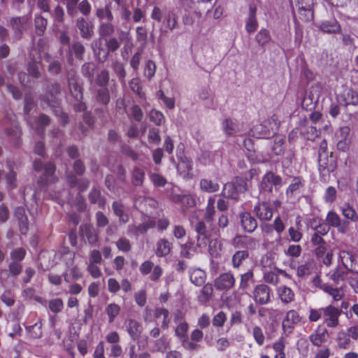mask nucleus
I'll return each instance as SVG.
<instances>
[{"instance_id":"nucleus-1","label":"nucleus","mask_w":358,"mask_h":358,"mask_svg":"<svg viewBox=\"0 0 358 358\" xmlns=\"http://www.w3.org/2000/svg\"><path fill=\"white\" fill-rule=\"evenodd\" d=\"M196 232V248L199 252L208 250L213 257L220 255L221 243L217 238H210V232L207 229L206 224L203 221L198 222L194 226Z\"/></svg>"},{"instance_id":"nucleus-2","label":"nucleus","mask_w":358,"mask_h":358,"mask_svg":"<svg viewBox=\"0 0 358 358\" xmlns=\"http://www.w3.org/2000/svg\"><path fill=\"white\" fill-rule=\"evenodd\" d=\"M33 99L26 95L24 97V112L27 115V122L29 127L40 136H44L45 127L50 124V120L46 115L42 114L37 119L29 115L31 109L34 107Z\"/></svg>"},{"instance_id":"nucleus-3","label":"nucleus","mask_w":358,"mask_h":358,"mask_svg":"<svg viewBox=\"0 0 358 358\" xmlns=\"http://www.w3.org/2000/svg\"><path fill=\"white\" fill-rule=\"evenodd\" d=\"M61 87L59 83H53L47 90L45 95L41 97V101L48 106L53 108V111L56 116L60 117L61 124L65 126L69 122V117L66 114L64 113L61 108L58 106V99L57 95L60 93Z\"/></svg>"},{"instance_id":"nucleus-4","label":"nucleus","mask_w":358,"mask_h":358,"mask_svg":"<svg viewBox=\"0 0 358 358\" xmlns=\"http://www.w3.org/2000/svg\"><path fill=\"white\" fill-rule=\"evenodd\" d=\"M279 126L280 121L274 115L263 123L253 126L248 134L257 138H268L276 133Z\"/></svg>"},{"instance_id":"nucleus-5","label":"nucleus","mask_w":358,"mask_h":358,"mask_svg":"<svg viewBox=\"0 0 358 358\" xmlns=\"http://www.w3.org/2000/svg\"><path fill=\"white\" fill-rule=\"evenodd\" d=\"M337 167L336 157L330 152L329 155L318 157V171L320 180L327 182L330 179L331 173Z\"/></svg>"},{"instance_id":"nucleus-6","label":"nucleus","mask_w":358,"mask_h":358,"mask_svg":"<svg viewBox=\"0 0 358 358\" xmlns=\"http://www.w3.org/2000/svg\"><path fill=\"white\" fill-rule=\"evenodd\" d=\"M34 168L36 171H44L43 176L38 180V184L41 188L46 187L49 183L55 182L56 178L54 176L55 166L52 163L43 164L41 159H36L34 163Z\"/></svg>"},{"instance_id":"nucleus-7","label":"nucleus","mask_w":358,"mask_h":358,"mask_svg":"<svg viewBox=\"0 0 358 358\" xmlns=\"http://www.w3.org/2000/svg\"><path fill=\"white\" fill-rule=\"evenodd\" d=\"M282 185V178L273 172H267L264 175L259 185L260 194H265L268 198L271 195L273 188L275 189Z\"/></svg>"},{"instance_id":"nucleus-8","label":"nucleus","mask_w":358,"mask_h":358,"mask_svg":"<svg viewBox=\"0 0 358 358\" xmlns=\"http://www.w3.org/2000/svg\"><path fill=\"white\" fill-rule=\"evenodd\" d=\"M222 126L227 136H243L248 134L245 124L236 119L226 118L223 120Z\"/></svg>"},{"instance_id":"nucleus-9","label":"nucleus","mask_w":358,"mask_h":358,"mask_svg":"<svg viewBox=\"0 0 358 358\" xmlns=\"http://www.w3.org/2000/svg\"><path fill=\"white\" fill-rule=\"evenodd\" d=\"M325 222L329 227L336 228L340 234H345L348 231L349 221L342 220L339 215L334 210L327 213Z\"/></svg>"},{"instance_id":"nucleus-10","label":"nucleus","mask_w":358,"mask_h":358,"mask_svg":"<svg viewBox=\"0 0 358 358\" xmlns=\"http://www.w3.org/2000/svg\"><path fill=\"white\" fill-rule=\"evenodd\" d=\"M67 80L69 88L71 95L77 100L83 99V89L79 83V78L73 69H71L67 73Z\"/></svg>"},{"instance_id":"nucleus-11","label":"nucleus","mask_w":358,"mask_h":358,"mask_svg":"<svg viewBox=\"0 0 358 358\" xmlns=\"http://www.w3.org/2000/svg\"><path fill=\"white\" fill-rule=\"evenodd\" d=\"M341 314V310L329 305L323 308V319L324 322L328 327H336L338 324V317Z\"/></svg>"},{"instance_id":"nucleus-12","label":"nucleus","mask_w":358,"mask_h":358,"mask_svg":"<svg viewBox=\"0 0 358 358\" xmlns=\"http://www.w3.org/2000/svg\"><path fill=\"white\" fill-rule=\"evenodd\" d=\"M271 288L264 284L257 285L253 291V299L259 305H266L271 301Z\"/></svg>"},{"instance_id":"nucleus-13","label":"nucleus","mask_w":358,"mask_h":358,"mask_svg":"<svg viewBox=\"0 0 358 358\" xmlns=\"http://www.w3.org/2000/svg\"><path fill=\"white\" fill-rule=\"evenodd\" d=\"M338 261L346 270L355 269V257L347 246L339 248L338 254Z\"/></svg>"},{"instance_id":"nucleus-14","label":"nucleus","mask_w":358,"mask_h":358,"mask_svg":"<svg viewBox=\"0 0 358 358\" xmlns=\"http://www.w3.org/2000/svg\"><path fill=\"white\" fill-rule=\"evenodd\" d=\"M254 213L261 221L271 220L273 215V208L268 201H259L254 207Z\"/></svg>"},{"instance_id":"nucleus-15","label":"nucleus","mask_w":358,"mask_h":358,"mask_svg":"<svg viewBox=\"0 0 358 358\" xmlns=\"http://www.w3.org/2000/svg\"><path fill=\"white\" fill-rule=\"evenodd\" d=\"M30 24L29 18L27 16L13 17L10 20V25L16 39H20L22 37L23 31L28 29Z\"/></svg>"},{"instance_id":"nucleus-16","label":"nucleus","mask_w":358,"mask_h":358,"mask_svg":"<svg viewBox=\"0 0 358 358\" xmlns=\"http://www.w3.org/2000/svg\"><path fill=\"white\" fill-rule=\"evenodd\" d=\"M337 100L340 105L347 106L349 105L355 106L358 103V93L350 88H345L343 92L337 96Z\"/></svg>"},{"instance_id":"nucleus-17","label":"nucleus","mask_w":358,"mask_h":358,"mask_svg":"<svg viewBox=\"0 0 358 358\" xmlns=\"http://www.w3.org/2000/svg\"><path fill=\"white\" fill-rule=\"evenodd\" d=\"M236 280L231 272H226L220 274L215 280L214 285L217 289L228 290L232 288Z\"/></svg>"},{"instance_id":"nucleus-18","label":"nucleus","mask_w":358,"mask_h":358,"mask_svg":"<svg viewBox=\"0 0 358 358\" xmlns=\"http://www.w3.org/2000/svg\"><path fill=\"white\" fill-rule=\"evenodd\" d=\"M85 51V47L80 42H73L71 45L69 46V52L67 55L68 63L70 65L73 64V55H75L76 59L79 60H83Z\"/></svg>"},{"instance_id":"nucleus-19","label":"nucleus","mask_w":358,"mask_h":358,"mask_svg":"<svg viewBox=\"0 0 358 358\" xmlns=\"http://www.w3.org/2000/svg\"><path fill=\"white\" fill-rule=\"evenodd\" d=\"M300 316L296 310H289L282 321L284 331L291 333L295 325L300 322Z\"/></svg>"},{"instance_id":"nucleus-20","label":"nucleus","mask_w":358,"mask_h":358,"mask_svg":"<svg viewBox=\"0 0 358 358\" xmlns=\"http://www.w3.org/2000/svg\"><path fill=\"white\" fill-rule=\"evenodd\" d=\"M124 325L130 338L133 341L138 340L142 333L141 324L134 319H127Z\"/></svg>"},{"instance_id":"nucleus-21","label":"nucleus","mask_w":358,"mask_h":358,"mask_svg":"<svg viewBox=\"0 0 358 358\" xmlns=\"http://www.w3.org/2000/svg\"><path fill=\"white\" fill-rule=\"evenodd\" d=\"M171 199L174 203L180 204L184 210L194 207L196 204L195 199L191 194H173Z\"/></svg>"},{"instance_id":"nucleus-22","label":"nucleus","mask_w":358,"mask_h":358,"mask_svg":"<svg viewBox=\"0 0 358 358\" xmlns=\"http://www.w3.org/2000/svg\"><path fill=\"white\" fill-rule=\"evenodd\" d=\"M241 224L243 230L248 233L253 232L257 227V222L250 213H242L239 215Z\"/></svg>"},{"instance_id":"nucleus-23","label":"nucleus","mask_w":358,"mask_h":358,"mask_svg":"<svg viewBox=\"0 0 358 358\" xmlns=\"http://www.w3.org/2000/svg\"><path fill=\"white\" fill-rule=\"evenodd\" d=\"M328 338L327 330L320 326L309 336V339L311 343L317 347L321 346L325 343Z\"/></svg>"},{"instance_id":"nucleus-24","label":"nucleus","mask_w":358,"mask_h":358,"mask_svg":"<svg viewBox=\"0 0 358 358\" xmlns=\"http://www.w3.org/2000/svg\"><path fill=\"white\" fill-rule=\"evenodd\" d=\"M80 234L85 238L90 245H94L98 241L96 229L91 224H82L80 227Z\"/></svg>"},{"instance_id":"nucleus-25","label":"nucleus","mask_w":358,"mask_h":358,"mask_svg":"<svg viewBox=\"0 0 358 358\" xmlns=\"http://www.w3.org/2000/svg\"><path fill=\"white\" fill-rule=\"evenodd\" d=\"M339 210L345 220L355 223L358 222V213L350 203L344 202L340 205Z\"/></svg>"},{"instance_id":"nucleus-26","label":"nucleus","mask_w":358,"mask_h":358,"mask_svg":"<svg viewBox=\"0 0 358 358\" xmlns=\"http://www.w3.org/2000/svg\"><path fill=\"white\" fill-rule=\"evenodd\" d=\"M172 250V243L166 238H160L156 243L155 255L158 257L169 255Z\"/></svg>"},{"instance_id":"nucleus-27","label":"nucleus","mask_w":358,"mask_h":358,"mask_svg":"<svg viewBox=\"0 0 358 358\" xmlns=\"http://www.w3.org/2000/svg\"><path fill=\"white\" fill-rule=\"evenodd\" d=\"M76 26L83 38L90 39L92 36L94 34L93 25L83 17L77 20Z\"/></svg>"},{"instance_id":"nucleus-28","label":"nucleus","mask_w":358,"mask_h":358,"mask_svg":"<svg viewBox=\"0 0 358 358\" xmlns=\"http://www.w3.org/2000/svg\"><path fill=\"white\" fill-rule=\"evenodd\" d=\"M299 14L303 15L305 21H310L313 17L312 8L313 5V0H301L299 1Z\"/></svg>"},{"instance_id":"nucleus-29","label":"nucleus","mask_w":358,"mask_h":358,"mask_svg":"<svg viewBox=\"0 0 358 358\" xmlns=\"http://www.w3.org/2000/svg\"><path fill=\"white\" fill-rule=\"evenodd\" d=\"M15 217L19 222L20 229L22 234H25L28 230V218L25 214V209L23 207H17L15 210Z\"/></svg>"},{"instance_id":"nucleus-30","label":"nucleus","mask_w":358,"mask_h":358,"mask_svg":"<svg viewBox=\"0 0 358 358\" xmlns=\"http://www.w3.org/2000/svg\"><path fill=\"white\" fill-rule=\"evenodd\" d=\"M320 29L327 34H337L341 31V26L336 19L322 21Z\"/></svg>"},{"instance_id":"nucleus-31","label":"nucleus","mask_w":358,"mask_h":358,"mask_svg":"<svg viewBox=\"0 0 358 358\" xmlns=\"http://www.w3.org/2000/svg\"><path fill=\"white\" fill-rule=\"evenodd\" d=\"M156 222L155 220L153 218H148L147 220H145L139 225L129 226V228L130 231L134 232L135 234L138 235L139 234H145L148 229L154 228Z\"/></svg>"},{"instance_id":"nucleus-32","label":"nucleus","mask_w":358,"mask_h":358,"mask_svg":"<svg viewBox=\"0 0 358 358\" xmlns=\"http://www.w3.org/2000/svg\"><path fill=\"white\" fill-rule=\"evenodd\" d=\"M180 155V153H177V156L180 159V162L177 165L176 169L181 175L186 176L188 175L189 171L192 169L193 163L189 158L186 157H182Z\"/></svg>"},{"instance_id":"nucleus-33","label":"nucleus","mask_w":358,"mask_h":358,"mask_svg":"<svg viewBox=\"0 0 358 358\" xmlns=\"http://www.w3.org/2000/svg\"><path fill=\"white\" fill-rule=\"evenodd\" d=\"M200 189L205 192L214 193L220 189L219 183L210 178H202L199 182Z\"/></svg>"},{"instance_id":"nucleus-34","label":"nucleus","mask_w":358,"mask_h":358,"mask_svg":"<svg viewBox=\"0 0 358 358\" xmlns=\"http://www.w3.org/2000/svg\"><path fill=\"white\" fill-rule=\"evenodd\" d=\"M189 279L192 283L196 286H201L206 280V273L200 268H193L189 272Z\"/></svg>"},{"instance_id":"nucleus-35","label":"nucleus","mask_w":358,"mask_h":358,"mask_svg":"<svg viewBox=\"0 0 358 358\" xmlns=\"http://www.w3.org/2000/svg\"><path fill=\"white\" fill-rule=\"evenodd\" d=\"M318 101L317 95L313 94L311 91L306 92L301 101L302 108L306 110H311L315 108V104Z\"/></svg>"},{"instance_id":"nucleus-36","label":"nucleus","mask_w":358,"mask_h":358,"mask_svg":"<svg viewBox=\"0 0 358 358\" xmlns=\"http://www.w3.org/2000/svg\"><path fill=\"white\" fill-rule=\"evenodd\" d=\"M277 292L282 302L285 303H291L294 299V292L285 285L278 287Z\"/></svg>"},{"instance_id":"nucleus-37","label":"nucleus","mask_w":358,"mask_h":358,"mask_svg":"<svg viewBox=\"0 0 358 358\" xmlns=\"http://www.w3.org/2000/svg\"><path fill=\"white\" fill-rule=\"evenodd\" d=\"M96 15L99 23L113 20V15L109 4H106L104 7L97 8Z\"/></svg>"},{"instance_id":"nucleus-38","label":"nucleus","mask_w":358,"mask_h":358,"mask_svg":"<svg viewBox=\"0 0 358 358\" xmlns=\"http://www.w3.org/2000/svg\"><path fill=\"white\" fill-rule=\"evenodd\" d=\"M258 27V22L256 17V8L250 7L249 15L245 22L246 31L251 34Z\"/></svg>"},{"instance_id":"nucleus-39","label":"nucleus","mask_w":358,"mask_h":358,"mask_svg":"<svg viewBox=\"0 0 358 358\" xmlns=\"http://www.w3.org/2000/svg\"><path fill=\"white\" fill-rule=\"evenodd\" d=\"M144 180L145 171L138 166H134L131 171V184L135 187H141L143 185Z\"/></svg>"},{"instance_id":"nucleus-40","label":"nucleus","mask_w":358,"mask_h":358,"mask_svg":"<svg viewBox=\"0 0 358 358\" xmlns=\"http://www.w3.org/2000/svg\"><path fill=\"white\" fill-rule=\"evenodd\" d=\"M249 257V252L248 250H238L236 251L231 257L232 266L234 268H238Z\"/></svg>"},{"instance_id":"nucleus-41","label":"nucleus","mask_w":358,"mask_h":358,"mask_svg":"<svg viewBox=\"0 0 358 358\" xmlns=\"http://www.w3.org/2000/svg\"><path fill=\"white\" fill-rule=\"evenodd\" d=\"M112 208L115 215L119 217L120 222L127 223L129 221V217L124 212V207L120 202L114 201L112 204Z\"/></svg>"},{"instance_id":"nucleus-42","label":"nucleus","mask_w":358,"mask_h":358,"mask_svg":"<svg viewBox=\"0 0 358 358\" xmlns=\"http://www.w3.org/2000/svg\"><path fill=\"white\" fill-rule=\"evenodd\" d=\"M96 101L102 105L106 106L110 99V92L108 87H99L95 90Z\"/></svg>"},{"instance_id":"nucleus-43","label":"nucleus","mask_w":358,"mask_h":358,"mask_svg":"<svg viewBox=\"0 0 358 358\" xmlns=\"http://www.w3.org/2000/svg\"><path fill=\"white\" fill-rule=\"evenodd\" d=\"M164 25L170 30L177 28L178 16L174 10H169L164 16Z\"/></svg>"},{"instance_id":"nucleus-44","label":"nucleus","mask_w":358,"mask_h":358,"mask_svg":"<svg viewBox=\"0 0 358 358\" xmlns=\"http://www.w3.org/2000/svg\"><path fill=\"white\" fill-rule=\"evenodd\" d=\"M89 199L92 203H95L99 206V208L104 209L106 201L103 197L101 196V192L99 189L93 187L89 194Z\"/></svg>"},{"instance_id":"nucleus-45","label":"nucleus","mask_w":358,"mask_h":358,"mask_svg":"<svg viewBox=\"0 0 358 358\" xmlns=\"http://www.w3.org/2000/svg\"><path fill=\"white\" fill-rule=\"evenodd\" d=\"M155 316L156 318L162 317V328L166 329L170 323V315L168 310L163 308H157L155 310Z\"/></svg>"},{"instance_id":"nucleus-46","label":"nucleus","mask_w":358,"mask_h":358,"mask_svg":"<svg viewBox=\"0 0 358 358\" xmlns=\"http://www.w3.org/2000/svg\"><path fill=\"white\" fill-rule=\"evenodd\" d=\"M47 20L43 17L41 14H36L34 18V26L36 33L41 36L43 34L47 27Z\"/></svg>"},{"instance_id":"nucleus-47","label":"nucleus","mask_w":358,"mask_h":358,"mask_svg":"<svg viewBox=\"0 0 358 358\" xmlns=\"http://www.w3.org/2000/svg\"><path fill=\"white\" fill-rule=\"evenodd\" d=\"M253 282L254 274L251 270H249L246 273L241 275L239 289L243 290L247 289L250 286V284Z\"/></svg>"},{"instance_id":"nucleus-48","label":"nucleus","mask_w":358,"mask_h":358,"mask_svg":"<svg viewBox=\"0 0 358 358\" xmlns=\"http://www.w3.org/2000/svg\"><path fill=\"white\" fill-rule=\"evenodd\" d=\"M8 172L6 174L5 178L8 189H13L17 187V173L13 171L11 166L8 163Z\"/></svg>"},{"instance_id":"nucleus-49","label":"nucleus","mask_w":358,"mask_h":358,"mask_svg":"<svg viewBox=\"0 0 358 358\" xmlns=\"http://www.w3.org/2000/svg\"><path fill=\"white\" fill-rule=\"evenodd\" d=\"M238 194V192L236 191L234 185H233L232 182L226 183L221 192V196L232 199H236Z\"/></svg>"},{"instance_id":"nucleus-50","label":"nucleus","mask_w":358,"mask_h":358,"mask_svg":"<svg viewBox=\"0 0 358 358\" xmlns=\"http://www.w3.org/2000/svg\"><path fill=\"white\" fill-rule=\"evenodd\" d=\"M271 39L270 32L266 29H261L255 36V40L259 45L263 47Z\"/></svg>"},{"instance_id":"nucleus-51","label":"nucleus","mask_w":358,"mask_h":358,"mask_svg":"<svg viewBox=\"0 0 358 358\" xmlns=\"http://www.w3.org/2000/svg\"><path fill=\"white\" fill-rule=\"evenodd\" d=\"M95 68V64L92 62L85 63L81 68L83 75L89 80L91 84H92L94 81Z\"/></svg>"},{"instance_id":"nucleus-52","label":"nucleus","mask_w":358,"mask_h":358,"mask_svg":"<svg viewBox=\"0 0 358 358\" xmlns=\"http://www.w3.org/2000/svg\"><path fill=\"white\" fill-rule=\"evenodd\" d=\"M94 85L99 87H108L109 83V73L107 70H102L94 80Z\"/></svg>"},{"instance_id":"nucleus-53","label":"nucleus","mask_w":358,"mask_h":358,"mask_svg":"<svg viewBox=\"0 0 358 358\" xmlns=\"http://www.w3.org/2000/svg\"><path fill=\"white\" fill-rule=\"evenodd\" d=\"M272 224H273L274 231L277 233V237L275 238V241L278 243H280L281 242V234L284 231V230L285 229V225L280 216H277L275 218Z\"/></svg>"},{"instance_id":"nucleus-54","label":"nucleus","mask_w":358,"mask_h":358,"mask_svg":"<svg viewBox=\"0 0 358 358\" xmlns=\"http://www.w3.org/2000/svg\"><path fill=\"white\" fill-rule=\"evenodd\" d=\"M115 31V27L112 21H107L99 23V32L101 36H108L112 35Z\"/></svg>"},{"instance_id":"nucleus-55","label":"nucleus","mask_w":358,"mask_h":358,"mask_svg":"<svg viewBox=\"0 0 358 358\" xmlns=\"http://www.w3.org/2000/svg\"><path fill=\"white\" fill-rule=\"evenodd\" d=\"M196 252V248L191 242H187L180 247V256L186 259H191Z\"/></svg>"},{"instance_id":"nucleus-56","label":"nucleus","mask_w":358,"mask_h":358,"mask_svg":"<svg viewBox=\"0 0 358 358\" xmlns=\"http://www.w3.org/2000/svg\"><path fill=\"white\" fill-rule=\"evenodd\" d=\"M314 265L312 261H307L297 267V275L304 277L310 275L313 270Z\"/></svg>"},{"instance_id":"nucleus-57","label":"nucleus","mask_w":358,"mask_h":358,"mask_svg":"<svg viewBox=\"0 0 358 358\" xmlns=\"http://www.w3.org/2000/svg\"><path fill=\"white\" fill-rule=\"evenodd\" d=\"M213 292V289L211 285H205L198 296V300L201 303L207 302L210 299Z\"/></svg>"},{"instance_id":"nucleus-58","label":"nucleus","mask_w":358,"mask_h":358,"mask_svg":"<svg viewBox=\"0 0 358 358\" xmlns=\"http://www.w3.org/2000/svg\"><path fill=\"white\" fill-rule=\"evenodd\" d=\"M48 308L53 313H60L64 308V302L60 298H55L49 300Z\"/></svg>"},{"instance_id":"nucleus-59","label":"nucleus","mask_w":358,"mask_h":358,"mask_svg":"<svg viewBox=\"0 0 358 358\" xmlns=\"http://www.w3.org/2000/svg\"><path fill=\"white\" fill-rule=\"evenodd\" d=\"M169 348V342L165 336H162L160 338L155 341L153 351L164 353Z\"/></svg>"},{"instance_id":"nucleus-60","label":"nucleus","mask_w":358,"mask_h":358,"mask_svg":"<svg viewBox=\"0 0 358 358\" xmlns=\"http://www.w3.org/2000/svg\"><path fill=\"white\" fill-rule=\"evenodd\" d=\"M106 312L108 316V321L110 323L113 322L115 318L119 315L120 312V307L119 305L112 303L107 306Z\"/></svg>"},{"instance_id":"nucleus-61","label":"nucleus","mask_w":358,"mask_h":358,"mask_svg":"<svg viewBox=\"0 0 358 358\" xmlns=\"http://www.w3.org/2000/svg\"><path fill=\"white\" fill-rule=\"evenodd\" d=\"M285 138L282 136H276L273 141L272 150L275 155H280L284 152Z\"/></svg>"},{"instance_id":"nucleus-62","label":"nucleus","mask_w":358,"mask_h":358,"mask_svg":"<svg viewBox=\"0 0 358 358\" xmlns=\"http://www.w3.org/2000/svg\"><path fill=\"white\" fill-rule=\"evenodd\" d=\"M188 328V324L185 321L181 320L178 324H177V327L175 329V334L180 341L187 337V331Z\"/></svg>"},{"instance_id":"nucleus-63","label":"nucleus","mask_w":358,"mask_h":358,"mask_svg":"<svg viewBox=\"0 0 358 358\" xmlns=\"http://www.w3.org/2000/svg\"><path fill=\"white\" fill-rule=\"evenodd\" d=\"M113 71H114L115 73L119 78L120 81L122 83L124 84V83H125L124 78L126 77L127 73H126V71L124 69V64L121 62H116L113 64Z\"/></svg>"},{"instance_id":"nucleus-64","label":"nucleus","mask_w":358,"mask_h":358,"mask_svg":"<svg viewBox=\"0 0 358 358\" xmlns=\"http://www.w3.org/2000/svg\"><path fill=\"white\" fill-rule=\"evenodd\" d=\"M149 177L153 185L156 187H164L167 182L164 177L157 173H150Z\"/></svg>"}]
</instances>
